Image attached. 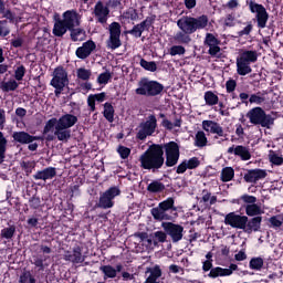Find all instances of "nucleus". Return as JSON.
<instances>
[{
    "mask_svg": "<svg viewBox=\"0 0 283 283\" xmlns=\"http://www.w3.org/2000/svg\"><path fill=\"white\" fill-rule=\"evenodd\" d=\"M180 160V145L176 142L150 145L139 157V167L158 174L163 167H176Z\"/></svg>",
    "mask_w": 283,
    "mask_h": 283,
    "instance_id": "obj_1",
    "label": "nucleus"
},
{
    "mask_svg": "<svg viewBox=\"0 0 283 283\" xmlns=\"http://www.w3.org/2000/svg\"><path fill=\"white\" fill-rule=\"evenodd\" d=\"M78 25H81L78 12L75 10H67L62 14V19H55L52 32L54 36L63 38L69 31L73 43L85 41V39H87L85 29L78 28Z\"/></svg>",
    "mask_w": 283,
    "mask_h": 283,
    "instance_id": "obj_2",
    "label": "nucleus"
},
{
    "mask_svg": "<svg viewBox=\"0 0 283 283\" xmlns=\"http://www.w3.org/2000/svg\"><path fill=\"white\" fill-rule=\"evenodd\" d=\"M177 25L181 32L196 34L198 30H205L209 25V17L207 14L197 18L184 15L177 21Z\"/></svg>",
    "mask_w": 283,
    "mask_h": 283,
    "instance_id": "obj_3",
    "label": "nucleus"
},
{
    "mask_svg": "<svg viewBox=\"0 0 283 283\" xmlns=\"http://www.w3.org/2000/svg\"><path fill=\"white\" fill-rule=\"evenodd\" d=\"M163 92H165V85L156 80H149V77H142L135 90L137 96H146V98L163 96Z\"/></svg>",
    "mask_w": 283,
    "mask_h": 283,
    "instance_id": "obj_4",
    "label": "nucleus"
},
{
    "mask_svg": "<svg viewBox=\"0 0 283 283\" xmlns=\"http://www.w3.org/2000/svg\"><path fill=\"white\" fill-rule=\"evenodd\" d=\"M178 211L176 207V199L174 197H168L164 201L159 202L157 207L150 209V213L157 222H163L165 220H174L171 213Z\"/></svg>",
    "mask_w": 283,
    "mask_h": 283,
    "instance_id": "obj_5",
    "label": "nucleus"
},
{
    "mask_svg": "<svg viewBox=\"0 0 283 283\" xmlns=\"http://www.w3.org/2000/svg\"><path fill=\"white\" fill-rule=\"evenodd\" d=\"M251 63H258V51L242 50L237 57V73L239 76H247L251 74Z\"/></svg>",
    "mask_w": 283,
    "mask_h": 283,
    "instance_id": "obj_6",
    "label": "nucleus"
},
{
    "mask_svg": "<svg viewBox=\"0 0 283 283\" xmlns=\"http://www.w3.org/2000/svg\"><path fill=\"white\" fill-rule=\"evenodd\" d=\"M233 202L235 205H240L241 209L245 210V214L248 218H258L264 213L262 207L255 202H258V197L249 193H244L240 196L238 199H234Z\"/></svg>",
    "mask_w": 283,
    "mask_h": 283,
    "instance_id": "obj_7",
    "label": "nucleus"
},
{
    "mask_svg": "<svg viewBox=\"0 0 283 283\" xmlns=\"http://www.w3.org/2000/svg\"><path fill=\"white\" fill-rule=\"evenodd\" d=\"M245 116L249 118L251 125H260L261 127H266V129H271V125L275 123V118L271 114H266L260 106L250 109Z\"/></svg>",
    "mask_w": 283,
    "mask_h": 283,
    "instance_id": "obj_8",
    "label": "nucleus"
},
{
    "mask_svg": "<svg viewBox=\"0 0 283 283\" xmlns=\"http://www.w3.org/2000/svg\"><path fill=\"white\" fill-rule=\"evenodd\" d=\"M202 271L209 272L208 277L216 280V277H229L233 275V271H239L238 264L231 263L229 268H213V260H206L202 263Z\"/></svg>",
    "mask_w": 283,
    "mask_h": 283,
    "instance_id": "obj_9",
    "label": "nucleus"
},
{
    "mask_svg": "<svg viewBox=\"0 0 283 283\" xmlns=\"http://www.w3.org/2000/svg\"><path fill=\"white\" fill-rule=\"evenodd\" d=\"M50 85L54 87L55 96H61V92H63V90L70 85V77H67V71L65 67H63V65L54 69Z\"/></svg>",
    "mask_w": 283,
    "mask_h": 283,
    "instance_id": "obj_10",
    "label": "nucleus"
},
{
    "mask_svg": "<svg viewBox=\"0 0 283 283\" xmlns=\"http://www.w3.org/2000/svg\"><path fill=\"white\" fill-rule=\"evenodd\" d=\"M12 138L14 143H19V145H28L29 151H36V149H39V144L34 143V140H41V143L45 140V137L30 135V133L25 130L14 132Z\"/></svg>",
    "mask_w": 283,
    "mask_h": 283,
    "instance_id": "obj_11",
    "label": "nucleus"
},
{
    "mask_svg": "<svg viewBox=\"0 0 283 283\" xmlns=\"http://www.w3.org/2000/svg\"><path fill=\"white\" fill-rule=\"evenodd\" d=\"M158 127V119L156 115H149L145 122L139 124V130L137 132L136 138L138 140H147L148 136H154Z\"/></svg>",
    "mask_w": 283,
    "mask_h": 283,
    "instance_id": "obj_12",
    "label": "nucleus"
},
{
    "mask_svg": "<svg viewBox=\"0 0 283 283\" xmlns=\"http://www.w3.org/2000/svg\"><path fill=\"white\" fill-rule=\"evenodd\" d=\"M120 196V188L118 186H113L99 195V200L97 202L98 209H112L116 202L115 198Z\"/></svg>",
    "mask_w": 283,
    "mask_h": 283,
    "instance_id": "obj_13",
    "label": "nucleus"
},
{
    "mask_svg": "<svg viewBox=\"0 0 283 283\" xmlns=\"http://www.w3.org/2000/svg\"><path fill=\"white\" fill-rule=\"evenodd\" d=\"M249 10L252 14H256L255 20L258 28L260 30H264V28H266V23H269V12L266 11V8L251 0L249 2Z\"/></svg>",
    "mask_w": 283,
    "mask_h": 283,
    "instance_id": "obj_14",
    "label": "nucleus"
},
{
    "mask_svg": "<svg viewBox=\"0 0 283 283\" xmlns=\"http://www.w3.org/2000/svg\"><path fill=\"white\" fill-rule=\"evenodd\" d=\"M161 227L164 231L167 233V235H169L174 244L182 240L184 233H185V227H182L181 224L174 223V222H163Z\"/></svg>",
    "mask_w": 283,
    "mask_h": 283,
    "instance_id": "obj_15",
    "label": "nucleus"
},
{
    "mask_svg": "<svg viewBox=\"0 0 283 283\" xmlns=\"http://www.w3.org/2000/svg\"><path fill=\"white\" fill-rule=\"evenodd\" d=\"M108 48H111V50H118V48L123 45L120 41V23L112 22L108 27Z\"/></svg>",
    "mask_w": 283,
    "mask_h": 283,
    "instance_id": "obj_16",
    "label": "nucleus"
},
{
    "mask_svg": "<svg viewBox=\"0 0 283 283\" xmlns=\"http://www.w3.org/2000/svg\"><path fill=\"white\" fill-rule=\"evenodd\" d=\"M247 222H249V217L237 214L235 212H230L224 218V223L232 229H241L244 231L247 229Z\"/></svg>",
    "mask_w": 283,
    "mask_h": 283,
    "instance_id": "obj_17",
    "label": "nucleus"
},
{
    "mask_svg": "<svg viewBox=\"0 0 283 283\" xmlns=\"http://www.w3.org/2000/svg\"><path fill=\"white\" fill-rule=\"evenodd\" d=\"M268 174L264 169L255 168V169H249L243 176L244 182H248L250 185H258L259 180H264L266 178Z\"/></svg>",
    "mask_w": 283,
    "mask_h": 283,
    "instance_id": "obj_18",
    "label": "nucleus"
},
{
    "mask_svg": "<svg viewBox=\"0 0 283 283\" xmlns=\"http://www.w3.org/2000/svg\"><path fill=\"white\" fill-rule=\"evenodd\" d=\"M220 43L221 41L216 38L213 33L206 34L203 44L209 48L208 54H210V56H218V54H220Z\"/></svg>",
    "mask_w": 283,
    "mask_h": 283,
    "instance_id": "obj_19",
    "label": "nucleus"
},
{
    "mask_svg": "<svg viewBox=\"0 0 283 283\" xmlns=\"http://www.w3.org/2000/svg\"><path fill=\"white\" fill-rule=\"evenodd\" d=\"M96 50V42L93 40H87L82 44V46L77 48L75 51V55L77 59H81L82 61H85V59H88V56L92 55V52Z\"/></svg>",
    "mask_w": 283,
    "mask_h": 283,
    "instance_id": "obj_20",
    "label": "nucleus"
},
{
    "mask_svg": "<svg viewBox=\"0 0 283 283\" xmlns=\"http://www.w3.org/2000/svg\"><path fill=\"white\" fill-rule=\"evenodd\" d=\"M202 129L209 134H217L220 138H227L224 128H222L218 122L206 119L202 122Z\"/></svg>",
    "mask_w": 283,
    "mask_h": 283,
    "instance_id": "obj_21",
    "label": "nucleus"
},
{
    "mask_svg": "<svg viewBox=\"0 0 283 283\" xmlns=\"http://www.w3.org/2000/svg\"><path fill=\"white\" fill-rule=\"evenodd\" d=\"M94 14L95 19H97V23L105 25V23H107V19H109V8L98 1L94 8Z\"/></svg>",
    "mask_w": 283,
    "mask_h": 283,
    "instance_id": "obj_22",
    "label": "nucleus"
},
{
    "mask_svg": "<svg viewBox=\"0 0 283 283\" xmlns=\"http://www.w3.org/2000/svg\"><path fill=\"white\" fill-rule=\"evenodd\" d=\"M78 123V117L75 115H72L70 113H66L62 115L57 120V129H70L74 127Z\"/></svg>",
    "mask_w": 283,
    "mask_h": 283,
    "instance_id": "obj_23",
    "label": "nucleus"
},
{
    "mask_svg": "<svg viewBox=\"0 0 283 283\" xmlns=\"http://www.w3.org/2000/svg\"><path fill=\"white\" fill-rule=\"evenodd\" d=\"M64 260L66 262H72V264H83V262H85L83 249H81V247H75L72 252L65 253Z\"/></svg>",
    "mask_w": 283,
    "mask_h": 283,
    "instance_id": "obj_24",
    "label": "nucleus"
},
{
    "mask_svg": "<svg viewBox=\"0 0 283 283\" xmlns=\"http://www.w3.org/2000/svg\"><path fill=\"white\" fill-rule=\"evenodd\" d=\"M228 154H233L234 156L241 158V160H251V150L242 145H232L228 148Z\"/></svg>",
    "mask_w": 283,
    "mask_h": 283,
    "instance_id": "obj_25",
    "label": "nucleus"
},
{
    "mask_svg": "<svg viewBox=\"0 0 283 283\" xmlns=\"http://www.w3.org/2000/svg\"><path fill=\"white\" fill-rule=\"evenodd\" d=\"M262 229V217H252L248 218V222L245 223L244 233H258Z\"/></svg>",
    "mask_w": 283,
    "mask_h": 283,
    "instance_id": "obj_26",
    "label": "nucleus"
},
{
    "mask_svg": "<svg viewBox=\"0 0 283 283\" xmlns=\"http://www.w3.org/2000/svg\"><path fill=\"white\" fill-rule=\"evenodd\" d=\"M56 177V168L48 167L43 170H39L35 175H33L34 180H52V178Z\"/></svg>",
    "mask_w": 283,
    "mask_h": 283,
    "instance_id": "obj_27",
    "label": "nucleus"
},
{
    "mask_svg": "<svg viewBox=\"0 0 283 283\" xmlns=\"http://www.w3.org/2000/svg\"><path fill=\"white\" fill-rule=\"evenodd\" d=\"M55 136L57 137V140H61L62 143H67L69 139L72 138V130H70V128H59V125H56Z\"/></svg>",
    "mask_w": 283,
    "mask_h": 283,
    "instance_id": "obj_28",
    "label": "nucleus"
},
{
    "mask_svg": "<svg viewBox=\"0 0 283 283\" xmlns=\"http://www.w3.org/2000/svg\"><path fill=\"white\" fill-rule=\"evenodd\" d=\"M203 99L206 105L209 107H213V105H218L220 103V97L213 91H207L203 95Z\"/></svg>",
    "mask_w": 283,
    "mask_h": 283,
    "instance_id": "obj_29",
    "label": "nucleus"
},
{
    "mask_svg": "<svg viewBox=\"0 0 283 283\" xmlns=\"http://www.w3.org/2000/svg\"><path fill=\"white\" fill-rule=\"evenodd\" d=\"M165 189H166L165 184L160 182L159 180H153L147 186V191L149 193H163V191H165Z\"/></svg>",
    "mask_w": 283,
    "mask_h": 283,
    "instance_id": "obj_30",
    "label": "nucleus"
},
{
    "mask_svg": "<svg viewBox=\"0 0 283 283\" xmlns=\"http://www.w3.org/2000/svg\"><path fill=\"white\" fill-rule=\"evenodd\" d=\"M114 114L116 111L114 109V105L112 103L106 102L104 104L103 116L107 119L108 123H114Z\"/></svg>",
    "mask_w": 283,
    "mask_h": 283,
    "instance_id": "obj_31",
    "label": "nucleus"
},
{
    "mask_svg": "<svg viewBox=\"0 0 283 283\" xmlns=\"http://www.w3.org/2000/svg\"><path fill=\"white\" fill-rule=\"evenodd\" d=\"M235 177V170L232 167H226L221 170V182H231Z\"/></svg>",
    "mask_w": 283,
    "mask_h": 283,
    "instance_id": "obj_32",
    "label": "nucleus"
},
{
    "mask_svg": "<svg viewBox=\"0 0 283 283\" xmlns=\"http://www.w3.org/2000/svg\"><path fill=\"white\" fill-rule=\"evenodd\" d=\"M8 149V139L3 135V132L0 130V165L6 160V151Z\"/></svg>",
    "mask_w": 283,
    "mask_h": 283,
    "instance_id": "obj_33",
    "label": "nucleus"
},
{
    "mask_svg": "<svg viewBox=\"0 0 283 283\" xmlns=\"http://www.w3.org/2000/svg\"><path fill=\"white\" fill-rule=\"evenodd\" d=\"M18 88H19V83L14 80L0 83V90H2V92H15V90Z\"/></svg>",
    "mask_w": 283,
    "mask_h": 283,
    "instance_id": "obj_34",
    "label": "nucleus"
},
{
    "mask_svg": "<svg viewBox=\"0 0 283 283\" xmlns=\"http://www.w3.org/2000/svg\"><path fill=\"white\" fill-rule=\"evenodd\" d=\"M249 266L252 271H262L264 266V259L261 256H255L250 260Z\"/></svg>",
    "mask_w": 283,
    "mask_h": 283,
    "instance_id": "obj_35",
    "label": "nucleus"
},
{
    "mask_svg": "<svg viewBox=\"0 0 283 283\" xmlns=\"http://www.w3.org/2000/svg\"><path fill=\"white\" fill-rule=\"evenodd\" d=\"M139 65H140V67L146 70V72H156L158 70V64H156V62H154V61L149 62L145 59H140Z\"/></svg>",
    "mask_w": 283,
    "mask_h": 283,
    "instance_id": "obj_36",
    "label": "nucleus"
},
{
    "mask_svg": "<svg viewBox=\"0 0 283 283\" xmlns=\"http://www.w3.org/2000/svg\"><path fill=\"white\" fill-rule=\"evenodd\" d=\"M146 273H150L148 280H158L159 277H163V270L160 269V265L148 268Z\"/></svg>",
    "mask_w": 283,
    "mask_h": 283,
    "instance_id": "obj_37",
    "label": "nucleus"
},
{
    "mask_svg": "<svg viewBox=\"0 0 283 283\" xmlns=\"http://www.w3.org/2000/svg\"><path fill=\"white\" fill-rule=\"evenodd\" d=\"M207 135L202 130H198L195 137L196 147H207Z\"/></svg>",
    "mask_w": 283,
    "mask_h": 283,
    "instance_id": "obj_38",
    "label": "nucleus"
},
{
    "mask_svg": "<svg viewBox=\"0 0 283 283\" xmlns=\"http://www.w3.org/2000/svg\"><path fill=\"white\" fill-rule=\"evenodd\" d=\"M269 160L272 165H275V167H282L283 165V157L273 150H270Z\"/></svg>",
    "mask_w": 283,
    "mask_h": 283,
    "instance_id": "obj_39",
    "label": "nucleus"
},
{
    "mask_svg": "<svg viewBox=\"0 0 283 283\" xmlns=\"http://www.w3.org/2000/svg\"><path fill=\"white\" fill-rule=\"evenodd\" d=\"M14 233H17V227L10 226L9 228H3L1 230V238L4 240H12L14 238Z\"/></svg>",
    "mask_w": 283,
    "mask_h": 283,
    "instance_id": "obj_40",
    "label": "nucleus"
},
{
    "mask_svg": "<svg viewBox=\"0 0 283 283\" xmlns=\"http://www.w3.org/2000/svg\"><path fill=\"white\" fill-rule=\"evenodd\" d=\"M191 33H187L185 31H180L176 34V41L178 43H184V44H188V43H191V36H190Z\"/></svg>",
    "mask_w": 283,
    "mask_h": 283,
    "instance_id": "obj_41",
    "label": "nucleus"
},
{
    "mask_svg": "<svg viewBox=\"0 0 283 283\" xmlns=\"http://www.w3.org/2000/svg\"><path fill=\"white\" fill-rule=\"evenodd\" d=\"M155 22H156V15H150V17H147L139 24H140L144 32L145 31L149 32V29L151 28V25H154Z\"/></svg>",
    "mask_w": 283,
    "mask_h": 283,
    "instance_id": "obj_42",
    "label": "nucleus"
},
{
    "mask_svg": "<svg viewBox=\"0 0 283 283\" xmlns=\"http://www.w3.org/2000/svg\"><path fill=\"white\" fill-rule=\"evenodd\" d=\"M144 32L143 27L138 23L135 24L132 30L126 31V34H130L132 36H135V39H140Z\"/></svg>",
    "mask_w": 283,
    "mask_h": 283,
    "instance_id": "obj_43",
    "label": "nucleus"
},
{
    "mask_svg": "<svg viewBox=\"0 0 283 283\" xmlns=\"http://www.w3.org/2000/svg\"><path fill=\"white\" fill-rule=\"evenodd\" d=\"M99 270L104 273L106 277H116V269H114V266L112 265H102Z\"/></svg>",
    "mask_w": 283,
    "mask_h": 283,
    "instance_id": "obj_44",
    "label": "nucleus"
},
{
    "mask_svg": "<svg viewBox=\"0 0 283 283\" xmlns=\"http://www.w3.org/2000/svg\"><path fill=\"white\" fill-rule=\"evenodd\" d=\"M167 232L164 231H156L154 232V244H158V242L165 243L167 241Z\"/></svg>",
    "mask_w": 283,
    "mask_h": 283,
    "instance_id": "obj_45",
    "label": "nucleus"
},
{
    "mask_svg": "<svg viewBox=\"0 0 283 283\" xmlns=\"http://www.w3.org/2000/svg\"><path fill=\"white\" fill-rule=\"evenodd\" d=\"M91 76H92V71L83 67H80L77 70V78H80L81 81H90Z\"/></svg>",
    "mask_w": 283,
    "mask_h": 283,
    "instance_id": "obj_46",
    "label": "nucleus"
},
{
    "mask_svg": "<svg viewBox=\"0 0 283 283\" xmlns=\"http://www.w3.org/2000/svg\"><path fill=\"white\" fill-rule=\"evenodd\" d=\"M111 80H112V73H109V71H106L98 75L97 83H99V85H107Z\"/></svg>",
    "mask_w": 283,
    "mask_h": 283,
    "instance_id": "obj_47",
    "label": "nucleus"
},
{
    "mask_svg": "<svg viewBox=\"0 0 283 283\" xmlns=\"http://www.w3.org/2000/svg\"><path fill=\"white\" fill-rule=\"evenodd\" d=\"M20 283H36V279L32 276V273L30 271H24L20 275Z\"/></svg>",
    "mask_w": 283,
    "mask_h": 283,
    "instance_id": "obj_48",
    "label": "nucleus"
},
{
    "mask_svg": "<svg viewBox=\"0 0 283 283\" xmlns=\"http://www.w3.org/2000/svg\"><path fill=\"white\" fill-rule=\"evenodd\" d=\"M124 19H129L130 21H138V11L134 8H129L124 12Z\"/></svg>",
    "mask_w": 283,
    "mask_h": 283,
    "instance_id": "obj_49",
    "label": "nucleus"
},
{
    "mask_svg": "<svg viewBox=\"0 0 283 283\" xmlns=\"http://www.w3.org/2000/svg\"><path fill=\"white\" fill-rule=\"evenodd\" d=\"M30 209H41V197L36 193L29 199Z\"/></svg>",
    "mask_w": 283,
    "mask_h": 283,
    "instance_id": "obj_50",
    "label": "nucleus"
},
{
    "mask_svg": "<svg viewBox=\"0 0 283 283\" xmlns=\"http://www.w3.org/2000/svg\"><path fill=\"white\" fill-rule=\"evenodd\" d=\"M56 125H59V120H56V118L53 117L49 119L43 128V134H50V132H52Z\"/></svg>",
    "mask_w": 283,
    "mask_h": 283,
    "instance_id": "obj_51",
    "label": "nucleus"
},
{
    "mask_svg": "<svg viewBox=\"0 0 283 283\" xmlns=\"http://www.w3.org/2000/svg\"><path fill=\"white\" fill-rule=\"evenodd\" d=\"M186 50L185 46L182 45H172L169 50V54L170 56H180L182 54H185Z\"/></svg>",
    "mask_w": 283,
    "mask_h": 283,
    "instance_id": "obj_52",
    "label": "nucleus"
},
{
    "mask_svg": "<svg viewBox=\"0 0 283 283\" xmlns=\"http://www.w3.org/2000/svg\"><path fill=\"white\" fill-rule=\"evenodd\" d=\"M117 154H119L122 160H127L132 154V149L125 146H118Z\"/></svg>",
    "mask_w": 283,
    "mask_h": 283,
    "instance_id": "obj_53",
    "label": "nucleus"
},
{
    "mask_svg": "<svg viewBox=\"0 0 283 283\" xmlns=\"http://www.w3.org/2000/svg\"><path fill=\"white\" fill-rule=\"evenodd\" d=\"M20 165L25 171L27 176H30V174H32V169L36 167V164L34 161H22Z\"/></svg>",
    "mask_w": 283,
    "mask_h": 283,
    "instance_id": "obj_54",
    "label": "nucleus"
},
{
    "mask_svg": "<svg viewBox=\"0 0 283 283\" xmlns=\"http://www.w3.org/2000/svg\"><path fill=\"white\" fill-rule=\"evenodd\" d=\"M23 76H25V66L21 64L14 71V78L15 81H23Z\"/></svg>",
    "mask_w": 283,
    "mask_h": 283,
    "instance_id": "obj_55",
    "label": "nucleus"
},
{
    "mask_svg": "<svg viewBox=\"0 0 283 283\" xmlns=\"http://www.w3.org/2000/svg\"><path fill=\"white\" fill-rule=\"evenodd\" d=\"M188 169H198L200 165V159L198 157H192L190 159H185Z\"/></svg>",
    "mask_w": 283,
    "mask_h": 283,
    "instance_id": "obj_56",
    "label": "nucleus"
},
{
    "mask_svg": "<svg viewBox=\"0 0 283 283\" xmlns=\"http://www.w3.org/2000/svg\"><path fill=\"white\" fill-rule=\"evenodd\" d=\"M10 28H8V20H0V36H8Z\"/></svg>",
    "mask_w": 283,
    "mask_h": 283,
    "instance_id": "obj_57",
    "label": "nucleus"
},
{
    "mask_svg": "<svg viewBox=\"0 0 283 283\" xmlns=\"http://www.w3.org/2000/svg\"><path fill=\"white\" fill-rule=\"evenodd\" d=\"M251 32H253V23L252 22H248L247 27L238 32V36L242 38V36H249V34H251Z\"/></svg>",
    "mask_w": 283,
    "mask_h": 283,
    "instance_id": "obj_58",
    "label": "nucleus"
},
{
    "mask_svg": "<svg viewBox=\"0 0 283 283\" xmlns=\"http://www.w3.org/2000/svg\"><path fill=\"white\" fill-rule=\"evenodd\" d=\"M235 87H238V82H235V80H228L226 82V90L228 94H232V92H235Z\"/></svg>",
    "mask_w": 283,
    "mask_h": 283,
    "instance_id": "obj_59",
    "label": "nucleus"
},
{
    "mask_svg": "<svg viewBox=\"0 0 283 283\" xmlns=\"http://www.w3.org/2000/svg\"><path fill=\"white\" fill-rule=\"evenodd\" d=\"M224 25L226 28H233L235 25V17L233 14H227L224 19Z\"/></svg>",
    "mask_w": 283,
    "mask_h": 283,
    "instance_id": "obj_60",
    "label": "nucleus"
},
{
    "mask_svg": "<svg viewBox=\"0 0 283 283\" xmlns=\"http://www.w3.org/2000/svg\"><path fill=\"white\" fill-rule=\"evenodd\" d=\"M269 222L271 224V227H273L274 229H280V227H282V220H280L277 218V216H273L269 219Z\"/></svg>",
    "mask_w": 283,
    "mask_h": 283,
    "instance_id": "obj_61",
    "label": "nucleus"
},
{
    "mask_svg": "<svg viewBox=\"0 0 283 283\" xmlns=\"http://www.w3.org/2000/svg\"><path fill=\"white\" fill-rule=\"evenodd\" d=\"M87 106L90 107V112H96V99L94 98V94L88 95Z\"/></svg>",
    "mask_w": 283,
    "mask_h": 283,
    "instance_id": "obj_62",
    "label": "nucleus"
},
{
    "mask_svg": "<svg viewBox=\"0 0 283 283\" xmlns=\"http://www.w3.org/2000/svg\"><path fill=\"white\" fill-rule=\"evenodd\" d=\"M249 103L251 104L255 103L256 105H262V103H264V97L252 94L249 98Z\"/></svg>",
    "mask_w": 283,
    "mask_h": 283,
    "instance_id": "obj_63",
    "label": "nucleus"
},
{
    "mask_svg": "<svg viewBox=\"0 0 283 283\" xmlns=\"http://www.w3.org/2000/svg\"><path fill=\"white\" fill-rule=\"evenodd\" d=\"M187 169H189L188 168V166H187V161L186 160H184L182 163H180L178 166H177V168H176V174H185L186 171H187Z\"/></svg>",
    "mask_w": 283,
    "mask_h": 283,
    "instance_id": "obj_64",
    "label": "nucleus"
}]
</instances>
